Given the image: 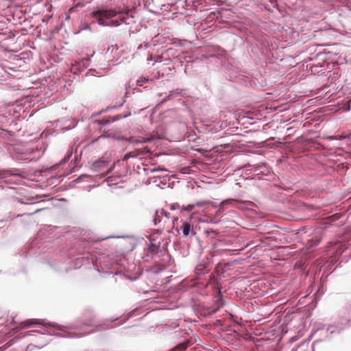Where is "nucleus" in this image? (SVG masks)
<instances>
[{
    "instance_id": "f257e3e1",
    "label": "nucleus",
    "mask_w": 351,
    "mask_h": 351,
    "mask_svg": "<svg viewBox=\"0 0 351 351\" xmlns=\"http://www.w3.org/2000/svg\"><path fill=\"white\" fill-rule=\"evenodd\" d=\"M120 12H117L113 9H99L92 12V16L95 19L97 23L101 26H119L122 23H126V18L123 17L118 20H111L109 22L106 21V19H110L118 14Z\"/></svg>"
},
{
    "instance_id": "f03ea898",
    "label": "nucleus",
    "mask_w": 351,
    "mask_h": 351,
    "mask_svg": "<svg viewBox=\"0 0 351 351\" xmlns=\"http://www.w3.org/2000/svg\"><path fill=\"white\" fill-rule=\"evenodd\" d=\"M176 217H171L170 214L164 209L157 210L154 218L155 225H160V228L166 232H171L174 227Z\"/></svg>"
},
{
    "instance_id": "7ed1b4c3",
    "label": "nucleus",
    "mask_w": 351,
    "mask_h": 351,
    "mask_svg": "<svg viewBox=\"0 0 351 351\" xmlns=\"http://www.w3.org/2000/svg\"><path fill=\"white\" fill-rule=\"evenodd\" d=\"M36 324L43 325L45 326H51L50 324L45 323L43 321L36 319H27L25 322L20 323L17 326H16L15 328H14L12 329V331H14V332H16L21 330H23L24 328H28L32 325H36Z\"/></svg>"
},
{
    "instance_id": "20e7f679",
    "label": "nucleus",
    "mask_w": 351,
    "mask_h": 351,
    "mask_svg": "<svg viewBox=\"0 0 351 351\" xmlns=\"http://www.w3.org/2000/svg\"><path fill=\"white\" fill-rule=\"evenodd\" d=\"M180 229L182 230V232L184 237H189L191 234H195L193 226L188 221H182Z\"/></svg>"
},
{
    "instance_id": "39448f33",
    "label": "nucleus",
    "mask_w": 351,
    "mask_h": 351,
    "mask_svg": "<svg viewBox=\"0 0 351 351\" xmlns=\"http://www.w3.org/2000/svg\"><path fill=\"white\" fill-rule=\"evenodd\" d=\"M110 160H104L103 158H99V160L95 161L92 164V167L95 170H100L108 166Z\"/></svg>"
},
{
    "instance_id": "423d86ee",
    "label": "nucleus",
    "mask_w": 351,
    "mask_h": 351,
    "mask_svg": "<svg viewBox=\"0 0 351 351\" xmlns=\"http://www.w3.org/2000/svg\"><path fill=\"white\" fill-rule=\"evenodd\" d=\"M160 252L162 253L163 251L160 248L159 244H156L152 242L148 249V254L151 255L153 258L154 256L158 254Z\"/></svg>"
},
{
    "instance_id": "0eeeda50",
    "label": "nucleus",
    "mask_w": 351,
    "mask_h": 351,
    "mask_svg": "<svg viewBox=\"0 0 351 351\" xmlns=\"http://www.w3.org/2000/svg\"><path fill=\"white\" fill-rule=\"evenodd\" d=\"M147 152H148V149H147V147H145L143 149V150H137V151H135V152H129V153L126 154L124 156L123 160H127L130 158H134V157L138 156L140 154H146Z\"/></svg>"
},
{
    "instance_id": "6e6552de",
    "label": "nucleus",
    "mask_w": 351,
    "mask_h": 351,
    "mask_svg": "<svg viewBox=\"0 0 351 351\" xmlns=\"http://www.w3.org/2000/svg\"><path fill=\"white\" fill-rule=\"evenodd\" d=\"M189 344L190 343L189 341H184L176 346L171 351H184L188 348Z\"/></svg>"
},
{
    "instance_id": "1a4fd4ad",
    "label": "nucleus",
    "mask_w": 351,
    "mask_h": 351,
    "mask_svg": "<svg viewBox=\"0 0 351 351\" xmlns=\"http://www.w3.org/2000/svg\"><path fill=\"white\" fill-rule=\"evenodd\" d=\"M239 201L234 199H228L221 202L220 206H223L226 204H232L233 202H238Z\"/></svg>"
},
{
    "instance_id": "9d476101",
    "label": "nucleus",
    "mask_w": 351,
    "mask_h": 351,
    "mask_svg": "<svg viewBox=\"0 0 351 351\" xmlns=\"http://www.w3.org/2000/svg\"><path fill=\"white\" fill-rule=\"evenodd\" d=\"M149 80V78L145 77H141L136 82L137 85L142 86L144 83L147 82Z\"/></svg>"
},
{
    "instance_id": "9b49d317",
    "label": "nucleus",
    "mask_w": 351,
    "mask_h": 351,
    "mask_svg": "<svg viewBox=\"0 0 351 351\" xmlns=\"http://www.w3.org/2000/svg\"><path fill=\"white\" fill-rule=\"evenodd\" d=\"M153 140V138H141L136 141V143H145L147 142H151Z\"/></svg>"
},
{
    "instance_id": "f8f14e48",
    "label": "nucleus",
    "mask_w": 351,
    "mask_h": 351,
    "mask_svg": "<svg viewBox=\"0 0 351 351\" xmlns=\"http://www.w3.org/2000/svg\"><path fill=\"white\" fill-rule=\"evenodd\" d=\"M206 204H213V202H211L210 201H201V202H196V206H197L199 207H202Z\"/></svg>"
},
{
    "instance_id": "ddd939ff",
    "label": "nucleus",
    "mask_w": 351,
    "mask_h": 351,
    "mask_svg": "<svg viewBox=\"0 0 351 351\" xmlns=\"http://www.w3.org/2000/svg\"><path fill=\"white\" fill-rule=\"evenodd\" d=\"M138 139H136L134 137H131L129 138L128 141L131 143L137 144L136 141H138Z\"/></svg>"
},
{
    "instance_id": "4468645a",
    "label": "nucleus",
    "mask_w": 351,
    "mask_h": 351,
    "mask_svg": "<svg viewBox=\"0 0 351 351\" xmlns=\"http://www.w3.org/2000/svg\"><path fill=\"white\" fill-rule=\"evenodd\" d=\"M194 206L193 205H189L187 208V210H191L193 208Z\"/></svg>"
},
{
    "instance_id": "2eb2a0df",
    "label": "nucleus",
    "mask_w": 351,
    "mask_h": 351,
    "mask_svg": "<svg viewBox=\"0 0 351 351\" xmlns=\"http://www.w3.org/2000/svg\"><path fill=\"white\" fill-rule=\"evenodd\" d=\"M171 208H172V209H175L176 206H175V205H172V206H171Z\"/></svg>"
},
{
    "instance_id": "dca6fc26",
    "label": "nucleus",
    "mask_w": 351,
    "mask_h": 351,
    "mask_svg": "<svg viewBox=\"0 0 351 351\" xmlns=\"http://www.w3.org/2000/svg\"><path fill=\"white\" fill-rule=\"evenodd\" d=\"M348 324L351 326V319L348 320Z\"/></svg>"
}]
</instances>
